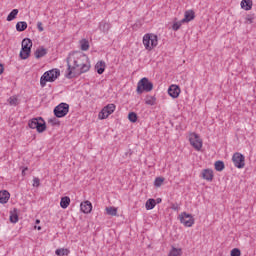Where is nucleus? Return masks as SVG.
Listing matches in <instances>:
<instances>
[{"mask_svg":"<svg viewBox=\"0 0 256 256\" xmlns=\"http://www.w3.org/2000/svg\"><path fill=\"white\" fill-rule=\"evenodd\" d=\"M230 256H241V250L239 248H233L230 252Z\"/></svg>","mask_w":256,"mask_h":256,"instance_id":"nucleus-37","label":"nucleus"},{"mask_svg":"<svg viewBox=\"0 0 256 256\" xmlns=\"http://www.w3.org/2000/svg\"><path fill=\"white\" fill-rule=\"evenodd\" d=\"M241 8L245 11H251L253 9V0H242Z\"/></svg>","mask_w":256,"mask_h":256,"instance_id":"nucleus-19","label":"nucleus"},{"mask_svg":"<svg viewBox=\"0 0 256 256\" xmlns=\"http://www.w3.org/2000/svg\"><path fill=\"white\" fill-rule=\"evenodd\" d=\"M232 161L237 169H243L245 167V156L239 152L233 154Z\"/></svg>","mask_w":256,"mask_h":256,"instance_id":"nucleus-10","label":"nucleus"},{"mask_svg":"<svg viewBox=\"0 0 256 256\" xmlns=\"http://www.w3.org/2000/svg\"><path fill=\"white\" fill-rule=\"evenodd\" d=\"M41 185V180L38 177L33 178V187H39Z\"/></svg>","mask_w":256,"mask_h":256,"instance_id":"nucleus-38","label":"nucleus"},{"mask_svg":"<svg viewBox=\"0 0 256 256\" xmlns=\"http://www.w3.org/2000/svg\"><path fill=\"white\" fill-rule=\"evenodd\" d=\"M143 45L146 51H153L159 45V38L155 34H145L143 36Z\"/></svg>","mask_w":256,"mask_h":256,"instance_id":"nucleus-3","label":"nucleus"},{"mask_svg":"<svg viewBox=\"0 0 256 256\" xmlns=\"http://www.w3.org/2000/svg\"><path fill=\"white\" fill-rule=\"evenodd\" d=\"M168 95H170V97H172V99H177V97H179V95H181V88L178 85L172 84L168 88Z\"/></svg>","mask_w":256,"mask_h":256,"instance_id":"nucleus-12","label":"nucleus"},{"mask_svg":"<svg viewBox=\"0 0 256 256\" xmlns=\"http://www.w3.org/2000/svg\"><path fill=\"white\" fill-rule=\"evenodd\" d=\"M193 19H195V11L187 10L184 13V18L181 20V23H189L190 21H193Z\"/></svg>","mask_w":256,"mask_h":256,"instance_id":"nucleus-14","label":"nucleus"},{"mask_svg":"<svg viewBox=\"0 0 256 256\" xmlns=\"http://www.w3.org/2000/svg\"><path fill=\"white\" fill-rule=\"evenodd\" d=\"M61 75V71L59 69H52L46 71L40 78L41 87H45L47 83H53L57 78Z\"/></svg>","mask_w":256,"mask_h":256,"instance_id":"nucleus-2","label":"nucleus"},{"mask_svg":"<svg viewBox=\"0 0 256 256\" xmlns=\"http://www.w3.org/2000/svg\"><path fill=\"white\" fill-rule=\"evenodd\" d=\"M155 205H157L155 199L150 198L146 201L145 208L147 211H151V209H155Z\"/></svg>","mask_w":256,"mask_h":256,"instance_id":"nucleus-22","label":"nucleus"},{"mask_svg":"<svg viewBox=\"0 0 256 256\" xmlns=\"http://www.w3.org/2000/svg\"><path fill=\"white\" fill-rule=\"evenodd\" d=\"M115 109H116L115 104L106 105L99 113L98 118L99 119H107V117H109V115L115 113Z\"/></svg>","mask_w":256,"mask_h":256,"instance_id":"nucleus-11","label":"nucleus"},{"mask_svg":"<svg viewBox=\"0 0 256 256\" xmlns=\"http://www.w3.org/2000/svg\"><path fill=\"white\" fill-rule=\"evenodd\" d=\"M157 101V98H155V96H146L145 98V104L146 105H155V102Z\"/></svg>","mask_w":256,"mask_h":256,"instance_id":"nucleus-28","label":"nucleus"},{"mask_svg":"<svg viewBox=\"0 0 256 256\" xmlns=\"http://www.w3.org/2000/svg\"><path fill=\"white\" fill-rule=\"evenodd\" d=\"M11 198V194L7 190L0 191V203L2 205H5V203L9 202V199Z\"/></svg>","mask_w":256,"mask_h":256,"instance_id":"nucleus-15","label":"nucleus"},{"mask_svg":"<svg viewBox=\"0 0 256 256\" xmlns=\"http://www.w3.org/2000/svg\"><path fill=\"white\" fill-rule=\"evenodd\" d=\"M107 215H111L112 217H117V208L110 206L106 207Z\"/></svg>","mask_w":256,"mask_h":256,"instance_id":"nucleus-27","label":"nucleus"},{"mask_svg":"<svg viewBox=\"0 0 256 256\" xmlns=\"http://www.w3.org/2000/svg\"><path fill=\"white\" fill-rule=\"evenodd\" d=\"M33 47V41L30 38H24L22 40V48L20 50V59H29L31 55V49Z\"/></svg>","mask_w":256,"mask_h":256,"instance_id":"nucleus-5","label":"nucleus"},{"mask_svg":"<svg viewBox=\"0 0 256 256\" xmlns=\"http://www.w3.org/2000/svg\"><path fill=\"white\" fill-rule=\"evenodd\" d=\"M27 29V22L25 21H20L16 24V31L18 32H23Z\"/></svg>","mask_w":256,"mask_h":256,"instance_id":"nucleus-24","label":"nucleus"},{"mask_svg":"<svg viewBox=\"0 0 256 256\" xmlns=\"http://www.w3.org/2000/svg\"><path fill=\"white\" fill-rule=\"evenodd\" d=\"M99 29L102 33H109V29H111V23L103 20L99 24Z\"/></svg>","mask_w":256,"mask_h":256,"instance_id":"nucleus-17","label":"nucleus"},{"mask_svg":"<svg viewBox=\"0 0 256 256\" xmlns=\"http://www.w3.org/2000/svg\"><path fill=\"white\" fill-rule=\"evenodd\" d=\"M190 145L194 147L196 151H201L203 149V140H201V137H199V134L193 132L190 134L189 137Z\"/></svg>","mask_w":256,"mask_h":256,"instance_id":"nucleus-8","label":"nucleus"},{"mask_svg":"<svg viewBox=\"0 0 256 256\" xmlns=\"http://www.w3.org/2000/svg\"><path fill=\"white\" fill-rule=\"evenodd\" d=\"M81 51H89V40L82 39L80 40Z\"/></svg>","mask_w":256,"mask_h":256,"instance_id":"nucleus-25","label":"nucleus"},{"mask_svg":"<svg viewBox=\"0 0 256 256\" xmlns=\"http://www.w3.org/2000/svg\"><path fill=\"white\" fill-rule=\"evenodd\" d=\"M55 253L58 256H65V255H69L70 251L67 248H60V249H56Z\"/></svg>","mask_w":256,"mask_h":256,"instance_id":"nucleus-30","label":"nucleus"},{"mask_svg":"<svg viewBox=\"0 0 256 256\" xmlns=\"http://www.w3.org/2000/svg\"><path fill=\"white\" fill-rule=\"evenodd\" d=\"M8 103L13 107H17L19 105V98L17 96H11L8 98Z\"/></svg>","mask_w":256,"mask_h":256,"instance_id":"nucleus-26","label":"nucleus"},{"mask_svg":"<svg viewBox=\"0 0 256 256\" xmlns=\"http://www.w3.org/2000/svg\"><path fill=\"white\" fill-rule=\"evenodd\" d=\"M183 23H185V22H181V20L179 22H175L172 25L173 31H179V29H181V26L183 25Z\"/></svg>","mask_w":256,"mask_h":256,"instance_id":"nucleus-35","label":"nucleus"},{"mask_svg":"<svg viewBox=\"0 0 256 256\" xmlns=\"http://www.w3.org/2000/svg\"><path fill=\"white\" fill-rule=\"evenodd\" d=\"M39 223H41V220L36 219V224L39 225Z\"/></svg>","mask_w":256,"mask_h":256,"instance_id":"nucleus-45","label":"nucleus"},{"mask_svg":"<svg viewBox=\"0 0 256 256\" xmlns=\"http://www.w3.org/2000/svg\"><path fill=\"white\" fill-rule=\"evenodd\" d=\"M181 249L180 248H175L172 247V249L170 250L168 256H181Z\"/></svg>","mask_w":256,"mask_h":256,"instance_id":"nucleus-31","label":"nucleus"},{"mask_svg":"<svg viewBox=\"0 0 256 256\" xmlns=\"http://www.w3.org/2000/svg\"><path fill=\"white\" fill-rule=\"evenodd\" d=\"M48 123H51V125H53V127H55V126L59 127V125H61V122L56 117L49 119Z\"/></svg>","mask_w":256,"mask_h":256,"instance_id":"nucleus-33","label":"nucleus"},{"mask_svg":"<svg viewBox=\"0 0 256 256\" xmlns=\"http://www.w3.org/2000/svg\"><path fill=\"white\" fill-rule=\"evenodd\" d=\"M19 221V215L17 213L10 214V223H17Z\"/></svg>","mask_w":256,"mask_h":256,"instance_id":"nucleus-36","label":"nucleus"},{"mask_svg":"<svg viewBox=\"0 0 256 256\" xmlns=\"http://www.w3.org/2000/svg\"><path fill=\"white\" fill-rule=\"evenodd\" d=\"M246 21H247L248 23H253V18H252V17H247V18H246Z\"/></svg>","mask_w":256,"mask_h":256,"instance_id":"nucleus-41","label":"nucleus"},{"mask_svg":"<svg viewBox=\"0 0 256 256\" xmlns=\"http://www.w3.org/2000/svg\"><path fill=\"white\" fill-rule=\"evenodd\" d=\"M179 220L184 227H193V225H195V218H193V215L188 214L187 212H182L179 215Z\"/></svg>","mask_w":256,"mask_h":256,"instance_id":"nucleus-9","label":"nucleus"},{"mask_svg":"<svg viewBox=\"0 0 256 256\" xmlns=\"http://www.w3.org/2000/svg\"><path fill=\"white\" fill-rule=\"evenodd\" d=\"M105 61H98L95 65V69L98 73V75H103L105 73Z\"/></svg>","mask_w":256,"mask_h":256,"instance_id":"nucleus-20","label":"nucleus"},{"mask_svg":"<svg viewBox=\"0 0 256 256\" xmlns=\"http://www.w3.org/2000/svg\"><path fill=\"white\" fill-rule=\"evenodd\" d=\"M171 209H173V211H179V204L177 203L172 204Z\"/></svg>","mask_w":256,"mask_h":256,"instance_id":"nucleus-40","label":"nucleus"},{"mask_svg":"<svg viewBox=\"0 0 256 256\" xmlns=\"http://www.w3.org/2000/svg\"><path fill=\"white\" fill-rule=\"evenodd\" d=\"M30 129H36L38 133H44L47 130V123L43 117L32 118L28 122Z\"/></svg>","mask_w":256,"mask_h":256,"instance_id":"nucleus-4","label":"nucleus"},{"mask_svg":"<svg viewBox=\"0 0 256 256\" xmlns=\"http://www.w3.org/2000/svg\"><path fill=\"white\" fill-rule=\"evenodd\" d=\"M128 119L131 123H137V113L135 112H130L128 114Z\"/></svg>","mask_w":256,"mask_h":256,"instance_id":"nucleus-32","label":"nucleus"},{"mask_svg":"<svg viewBox=\"0 0 256 256\" xmlns=\"http://www.w3.org/2000/svg\"><path fill=\"white\" fill-rule=\"evenodd\" d=\"M214 167L217 171H223L225 169V162L218 160L215 162Z\"/></svg>","mask_w":256,"mask_h":256,"instance_id":"nucleus-29","label":"nucleus"},{"mask_svg":"<svg viewBox=\"0 0 256 256\" xmlns=\"http://www.w3.org/2000/svg\"><path fill=\"white\" fill-rule=\"evenodd\" d=\"M37 29L38 31H40V33H43V31H45V28H43L42 22H37Z\"/></svg>","mask_w":256,"mask_h":256,"instance_id":"nucleus-39","label":"nucleus"},{"mask_svg":"<svg viewBox=\"0 0 256 256\" xmlns=\"http://www.w3.org/2000/svg\"><path fill=\"white\" fill-rule=\"evenodd\" d=\"M70 203H71V198H69V196L62 197L61 201H60V207L62 209H67V207H69Z\"/></svg>","mask_w":256,"mask_h":256,"instance_id":"nucleus-21","label":"nucleus"},{"mask_svg":"<svg viewBox=\"0 0 256 256\" xmlns=\"http://www.w3.org/2000/svg\"><path fill=\"white\" fill-rule=\"evenodd\" d=\"M38 231H41V226L35 227Z\"/></svg>","mask_w":256,"mask_h":256,"instance_id":"nucleus-46","label":"nucleus"},{"mask_svg":"<svg viewBox=\"0 0 256 256\" xmlns=\"http://www.w3.org/2000/svg\"><path fill=\"white\" fill-rule=\"evenodd\" d=\"M155 201H156V205H157V204L161 203L162 199L161 198H157Z\"/></svg>","mask_w":256,"mask_h":256,"instance_id":"nucleus-43","label":"nucleus"},{"mask_svg":"<svg viewBox=\"0 0 256 256\" xmlns=\"http://www.w3.org/2000/svg\"><path fill=\"white\" fill-rule=\"evenodd\" d=\"M67 70L66 79H73L87 73L91 69V61L89 56L83 52H73L66 58Z\"/></svg>","mask_w":256,"mask_h":256,"instance_id":"nucleus-1","label":"nucleus"},{"mask_svg":"<svg viewBox=\"0 0 256 256\" xmlns=\"http://www.w3.org/2000/svg\"><path fill=\"white\" fill-rule=\"evenodd\" d=\"M163 181H165V178L163 177H157L154 181V185L156 187H161V185H163Z\"/></svg>","mask_w":256,"mask_h":256,"instance_id":"nucleus-34","label":"nucleus"},{"mask_svg":"<svg viewBox=\"0 0 256 256\" xmlns=\"http://www.w3.org/2000/svg\"><path fill=\"white\" fill-rule=\"evenodd\" d=\"M34 55L36 59H41V57H45V55H47V49L41 46L36 49Z\"/></svg>","mask_w":256,"mask_h":256,"instance_id":"nucleus-18","label":"nucleus"},{"mask_svg":"<svg viewBox=\"0 0 256 256\" xmlns=\"http://www.w3.org/2000/svg\"><path fill=\"white\" fill-rule=\"evenodd\" d=\"M27 169H28V168H24V169L22 170V175H25V171H27Z\"/></svg>","mask_w":256,"mask_h":256,"instance_id":"nucleus-44","label":"nucleus"},{"mask_svg":"<svg viewBox=\"0 0 256 256\" xmlns=\"http://www.w3.org/2000/svg\"><path fill=\"white\" fill-rule=\"evenodd\" d=\"M136 91L138 95L143 94L144 91L149 93L153 91V83L149 81V78L144 77L138 82Z\"/></svg>","mask_w":256,"mask_h":256,"instance_id":"nucleus-6","label":"nucleus"},{"mask_svg":"<svg viewBox=\"0 0 256 256\" xmlns=\"http://www.w3.org/2000/svg\"><path fill=\"white\" fill-rule=\"evenodd\" d=\"M69 113V104L62 102L54 108V115L58 119L65 117Z\"/></svg>","mask_w":256,"mask_h":256,"instance_id":"nucleus-7","label":"nucleus"},{"mask_svg":"<svg viewBox=\"0 0 256 256\" xmlns=\"http://www.w3.org/2000/svg\"><path fill=\"white\" fill-rule=\"evenodd\" d=\"M17 15H19V9H13L7 16L6 21H13L17 19Z\"/></svg>","mask_w":256,"mask_h":256,"instance_id":"nucleus-23","label":"nucleus"},{"mask_svg":"<svg viewBox=\"0 0 256 256\" xmlns=\"http://www.w3.org/2000/svg\"><path fill=\"white\" fill-rule=\"evenodd\" d=\"M80 210L82 213L88 214L93 210V204L90 201H84L80 204Z\"/></svg>","mask_w":256,"mask_h":256,"instance_id":"nucleus-13","label":"nucleus"},{"mask_svg":"<svg viewBox=\"0 0 256 256\" xmlns=\"http://www.w3.org/2000/svg\"><path fill=\"white\" fill-rule=\"evenodd\" d=\"M201 177L206 181H213V170L211 169H204L202 170Z\"/></svg>","mask_w":256,"mask_h":256,"instance_id":"nucleus-16","label":"nucleus"},{"mask_svg":"<svg viewBox=\"0 0 256 256\" xmlns=\"http://www.w3.org/2000/svg\"><path fill=\"white\" fill-rule=\"evenodd\" d=\"M3 71H4V67H3V64L0 63V75L3 74Z\"/></svg>","mask_w":256,"mask_h":256,"instance_id":"nucleus-42","label":"nucleus"}]
</instances>
